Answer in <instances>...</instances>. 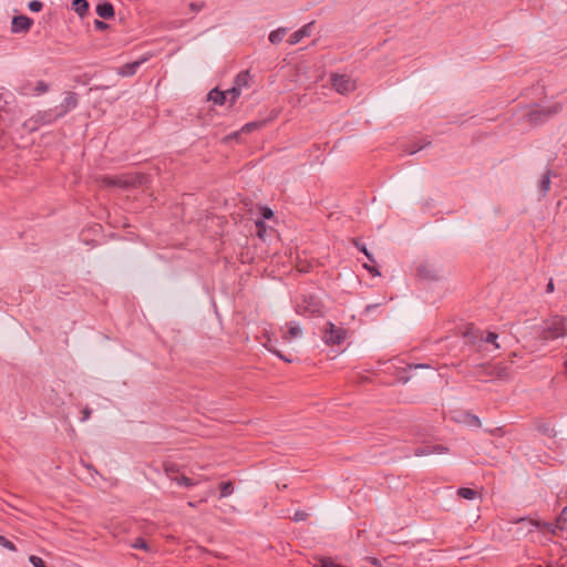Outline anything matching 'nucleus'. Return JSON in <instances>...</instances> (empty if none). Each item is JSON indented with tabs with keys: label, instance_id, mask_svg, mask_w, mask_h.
Returning <instances> with one entry per match:
<instances>
[{
	"label": "nucleus",
	"instance_id": "obj_1",
	"mask_svg": "<svg viewBox=\"0 0 567 567\" xmlns=\"http://www.w3.org/2000/svg\"><path fill=\"white\" fill-rule=\"evenodd\" d=\"M537 334L543 341L555 340L567 336L566 319L560 316H553L544 320L537 329Z\"/></svg>",
	"mask_w": 567,
	"mask_h": 567
},
{
	"label": "nucleus",
	"instance_id": "obj_2",
	"mask_svg": "<svg viewBox=\"0 0 567 567\" xmlns=\"http://www.w3.org/2000/svg\"><path fill=\"white\" fill-rule=\"evenodd\" d=\"M348 338V330L342 327H337L332 322H327L322 330V341L324 344L339 346Z\"/></svg>",
	"mask_w": 567,
	"mask_h": 567
},
{
	"label": "nucleus",
	"instance_id": "obj_3",
	"mask_svg": "<svg viewBox=\"0 0 567 567\" xmlns=\"http://www.w3.org/2000/svg\"><path fill=\"white\" fill-rule=\"evenodd\" d=\"M330 80L332 87L340 94H349L357 89V81L350 75L332 73Z\"/></svg>",
	"mask_w": 567,
	"mask_h": 567
},
{
	"label": "nucleus",
	"instance_id": "obj_4",
	"mask_svg": "<svg viewBox=\"0 0 567 567\" xmlns=\"http://www.w3.org/2000/svg\"><path fill=\"white\" fill-rule=\"evenodd\" d=\"M297 311L302 316L318 317L322 315V306L315 297H305L297 303Z\"/></svg>",
	"mask_w": 567,
	"mask_h": 567
},
{
	"label": "nucleus",
	"instance_id": "obj_5",
	"mask_svg": "<svg viewBox=\"0 0 567 567\" xmlns=\"http://www.w3.org/2000/svg\"><path fill=\"white\" fill-rule=\"evenodd\" d=\"M518 527L516 529V534L518 536H526L529 533H533L534 530L538 528H545L544 523H539L535 519L529 518H520L517 520Z\"/></svg>",
	"mask_w": 567,
	"mask_h": 567
},
{
	"label": "nucleus",
	"instance_id": "obj_6",
	"mask_svg": "<svg viewBox=\"0 0 567 567\" xmlns=\"http://www.w3.org/2000/svg\"><path fill=\"white\" fill-rule=\"evenodd\" d=\"M32 25V20L27 16H17L12 19L11 31L13 33L28 32Z\"/></svg>",
	"mask_w": 567,
	"mask_h": 567
},
{
	"label": "nucleus",
	"instance_id": "obj_7",
	"mask_svg": "<svg viewBox=\"0 0 567 567\" xmlns=\"http://www.w3.org/2000/svg\"><path fill=\"white\" fill-rule=\"evenodd\" d=\"M102 184L106 187L125 188L133 184L131 179L124 176H106L102 178Z\"/></svg>",
	"mask_w": 567,
	"mask_h": 567
},
{
	"label": "nucleus",
	"instance_id": "obj_8",
	"mask_svg": "<svg viewBox=\"0 0 567 567\" xmlns=\"http://www.w3.org/2000/svg\"><path fill=\"white\" fill-rule=\"evenodd\" d=\"M313 22L305 24L299 30L295 31L288 39V43L290 45H295L299 43L303 38L309 37L311 34Z\"/></svg>",
	"mask_w": 567,
	"mask_h": 567
},
{
	"label": "nucleus",
	"instance_id": "obj_9",
	"mask_svg": "<svg viewBox=\"0 0 567 567\" xmlns=\"http://www.w3.org/2000/svg\"><path fill=\"white\" fill-rule=\"evenodd\" d=\"M565 525H567V506L561 511L555 524L544 523L545 529L554 535L557 534L558 529H564Z\"/></svg>",
	"mask_w": 567,
	"mask_h": 567
},
{
	"label": "nucleus",
	"instance_id": "obj_10",
	"mask_svg": "<svg viewBox=\"0 0 567 567\" xmlns=\"http://www.w3.org/2000/svg\"><path fill=\"white\" fill-rule=\"evenodd\" d=\"M96 13L103 19H111L114 17V7L111 2H102L96 6Z\"/></svg>",
	"mask_w": 567,
	"mask_h": 567
},
{
	"label": "nucleus",
	"instance_id": "obj_11",
	"mask_svg": "<svg viewBox=\"0 0 567 567\" xmlns=\"http://www.w3.org/2000/svg\"><path fill=\"white\" fill-rule=\"evenodd\" d=\"M287 332L282 334V339L285 342H291L293 339L302 334V330L297 323L290 322L287 324Z\"/></svg>",
	"mask_w": 567,
	"mask_h": 567
},
{
	"label": "nucleus",
	"instance_id": "obj_12",
	"mask_svg": "<svg viewBox=\"0 0 567 567\" xmlns=\"http://www.w3.org/2000/svg\"><path fill=\"white\" fill-rule=\"evenodd\" d=\"M208 100L215 104L223 105L227 101V93L225 91H219L218 89H213L208 93Z\"/></svg>",
	"mask_w": 567,
	"mask_h": 567
},
{
	"label": "nucleus",
	"instance_id": "obj_13",
	"mask_svg": "<svg viewBox=\"0 0 567 567\" xmlns=\"http://www.w3.org/2000/svg\"><path fill=\"white\" fill-rule=\"evenodd\" d=\"M141 65V62L140 61H135V62H132V63H126L124 64L123 66H121L118 69V74L122 75V76H130V75H133L135 74V72L137 71V69L140 68Z\"/></svg>",
	"mask_w": 567,
	"mask_h": 567
},
{
	"label": "nucleus",
	"instance_id": "obj_14",
	"mask_svg": "<svg viewBox=\"0 0 567 567\" xmlns=\"http://www.w3.org/2000/svg\"><path fill=\"white\" fill-rule=\"evenodd\" d=\"M72 8L80 17H84L89 10V2L86 0H73Z\"/></svg>",
	"mask_w": 567,
	"mask_h": 567
},
{
	"label": "nucleus",
	"instance_id": "obj_15",
	"mask_svg": "<svg viewBox=\"0 0 567 567\" xmlns=\"http://www.w3.org/2000/svg\"><path fill=\"white\" fill-rule=\"evenodd\" d=\"M287 33V29L286 28H278L277 30H274L270 32L269 34V41L272 43V44H278L282 41L284 37L286 35Z\"/></svg>",
	"mask_w": 567,
	"mask_h": 567
},
{
	"label": "nucleus",
	"instance_id": "obj_16",
	"mask_svg": "<svg viewBox=\"0 0 567 567\" xmlns=\"http://www.w3.org/2000/svg\"><path fill=\"white\" fill-rule=\"evenodd\" d=\"M249 73L248 72H241L239 73L235 79V86L239 87L240 90L248 85L249 82Z\"/></svg>",
	"mask_w": 567,
	"mask_h": 567
},
{
	"label": "nucleus",
	"instance_id": "obj_17",
	"mask_svg": "<svg viewBox=\"0 0 567 567\" xmlns=\"http://www.w3.org/2000/svg\"><path fill=\"white\" fill-rule=\"evenodd\" d=\"M65 109L71 110L74 109L78 104V96L73 92H69L66 96L64 97L63 102Z\"/></svg>",
	"mask_w": 567,
	"mask_h": 567
},
{
	"label": "nucleus",
	"instance_id": "obj_18",
	"mask_svg": "<svg viewBox=\"0 0 567 567\" xmlns=\"http://www.w3.org/2000/svg\"><path fill=\"white\" fill-rule=\"evenodd\" d=\"M457 495L465 499H474L477 495L476 491L468 487H461L457 489Z\"/></svg>",
	"mask_w": 567,
	"mask_h": 567
},
{
	"label": "nucleus",
	"instance_id": "obj_19",
	"mask_svg": "<svg viewBox=\"0 0 567 567\" xmlns=\"http://www.w3.org/2000/svg\"><path fill=\"white\" fill-rule=\"evenodd\" d=\"M560 110H561V106H558V105H556V106H550V107H547V109H543L542 111L534 112V113L532 114V116H533V118L536 121V120H537V114H538V113H543V114H545L546 116H551V115H554V114L558 113Z\"/></svg>",
	"mask_w": 567,
	"mask_h": 567
},
{
	"label": "nucleus",
	"instance_id": "obj_20",
	"mask_svg": "<svg viewBox=\"0 0 567 567\" xmlns=\"http://www.w3.org/2000/svg\"><path fill=\"white\" fill-rule=\"evenodd\" d=\"M220 497H227L234 493V485L231 482H223L220 485Z\"/></svg>",
	"mask_w": 567,
	"mask_h": 567
},
{
	"label": "nucleus",
	"instance_id": "obj_21",
	"mask_svg": "<svg viewBox=\"0 0 567 567\" xmlns=\"http://www.w3.org/2000/svg\"><path fill=\"white\" fill-rule=\"evenodd\" d=\"M49 85L44 81H39L33 87V95H41L48 92Z\"/></svg>",
	"mask_w": 567,
	"mask_h": 567
},
{
	"label": "nucleus",
	"instance_id": "obj_22",
	"mask_svg": "<svg viewBox=\"0 0 567 567\" xmlns=\"http://www.w3.org/2000/svg\"><path fill=\"white\" fill-rule=\"evenodd\" d=\"M225 92L227 93V100L229 99V101L234 103L240 95L241 90L234 85L231 89Z\"/></svg>",
	"mask_w": 567,
	"mask_h": 567
},
{
	"label": "nucleus",
	"instance_id": "obj_23",
	"mask_svg": "<svg viewBox=\"0 0 567 567\" xmlns=\"http://www.w3.org/2000/svg\"><path fill=\"white\" fill-rule=\"evenodd\" d=\"M498 336L495 332H487L485 337L482 338L487 343H492L495 349L499 348V344L497 343Z\"/></svg>",
	"mask_w": 567,
	"mask_h": 567
},
{
	"label": "nucleus",
	"instance_id": "obj_24",
	"mask_svg": "<svg viewBox=\"0 0 567 567\" xmlns=\"http://www.w3.org/2000/svg\"><path fill=\"white\" fill-rule=\"evenodd\" d=\"M174 481L178 484V485H182V486H185V487H192L194 485H196V482H194L192 478L187 477V476H179V477H176L174 478Z\"/></svg>",
	"mask_w": 567,
	"mask_h": 567
},
{
	"label": "nucleus",
	"instance_id": "obj_25",
	"mask_svg": "<svg viewBox=\"0 0 567 567\" xmlns=\"http://www.w3.org/2000/svg\"><path fill=\"white\" fill-rule=\"evenodd\" d=\"M257 235L259 238L264 239L266 236L267 227L264 220L256 221Z\"/></svg>",
	"mask_w": 567,
	"mask_h": 567
},
{
	"label": "nucleus",
	"instance_id": "obj_26",
	"mask_svg": "<svg viewBox=\"0 0 567 567\" xmlns=\"http://www.w3.org/2000/svg\"><path fill=\"white\" fill-rule=\"evenodd\" d=\"M549 186H550V175H549V172H546V174L543 176L542 182H540V188L544 194L549 189Z\"/></svg>",
	"mask_w": 567,
	"mask_h": 567
},
{
	"label": "nucleus",
	"instance_id": "obj_27",
	"mask_svg": "<svg viewBox=\"0 0 567 567\" xmlns=\"http://www.w3.org/2000/svg\"><path fill=\"white\" fill-rule=\"evenodd\" d=\"M433 453H434V451L432 450V445H427V446L420 447V449L415 450L416 456H426V455H430Z\"/></svg>",
	"mask_w": 567,
	"mask_h": 567
},
{
	"label": "nucleus",
	"instance_id": "obj_28",
	"mask_svg": "<svg viewBox=\"0 0 567 567\" xmlns=\"http://www.w3.org/2000/svg\"><path fill=\"white\" fill-rule=\"evenodd\" d=\"M0 545L11 551H16V545L10 542L9 539H7L6 537L1 536L0 535Z\"/></svg>",
	"mask_w": 567,
	"mask_h": 567
},
{
	"label": "nucleus",
	"instance_id": "obj_29",
	"mask_svg": "<svg viewBox=\"0 0 567 567\" xmlns=\"http://www.w3.org/2000/svg\"><path fill=\"white\" fill-rule=\"evenodd\" d=\"M29 9L33 12H39L43 8V3L39 0H32L28 4Z\"/></svg>",
	"mask_w": 567,
	"mask_h": 567
},
{
	"label": "nucleus",
	"instance_id": "obj_30",
	"mask_svg": "<svg viewBox=\"0 0 567 567\" xmlns=\"http://www.w3.org/2000/svg\"><path fill=\"white\" fill-rule=\"evenodd\" d=\"M29 561L33 565V567H45V564L42 560V558H40L35 555H31L29 557Z\"/></svg>",
	"mask_w": 567,
	"mask_h": 567
},
{
	"label": "nucleus",
	"instance_id": "obj_31",
	"mask_svg": "<svg viewBox=\"0 0 567 567\" xmlns=\"http://www.w3.org/2000/svg\"><path fill=\"white\" fill-rule=\"evenodd\" d=\"M354 245L362 251L369 259L370 262H374L373 256L368 251L367 247L364 245H360L358 241H354Z\"/></svg>",
	"mask_w": 567,
	"mask_h": 567
},
{
	"label": "nucleus",
	"instance_id": "obj_32",
	"mask_svg": "<svg viewBox=\"0 0 567 567\" xmlns=\"http://www.w3.org/2000/svg\"><path fill=\"white\" fill-rule=\"evenodd\" d=\"M134 548H138V549H147V544L145 542V539L143 538H137L135 539V542L133 543L132 545Z\"/></svg>",
	"mask_w": 567,
	"mask_h": 567
},
{
	"label": "nucleus",
	"instance_id": "obj_33",
	"mask_svg": "<svg viewBox=\"0 0 567 567\" xmlns=\"http://www.w3.org/2000/svg\"><path fill=\"white\" fill-rule=\"evenodd\" d=\"M307 517H308V514L306 512L297 511L293 515V520L301 522V520H306Z\"/></svg>",
	"mask_w": 567,
	"mask_h": 567
},
{
	"label": "nucleus",
	"instance_id": "obj_34",
	"mask_svg": "<svg viewBox=\"0 0 567 567\" xmlns=\"http://www.w3.org/2000/svg\"><path fill=\"white\" fill-rule=\"evenodd\" d=\"M261 215L265 219H270L274 216V213L269 207H262Z\"/></svg>",
	"mask_w": 567,
	"mask_h": 567
},
{
	"label": "nucleus",
	"instance_id": "obj_35",
	"mask_svg": "<svg viewBox=\"0 0 567 567\" xmlns=\"http://www.w3.org/2000/svg\"><path fill=\"white\" fill-rule=\"evenodd\" d=\"M364 268L372 275V276H380V271L373 267V266H369L368 264H364Z\"/></svg>",
	"mask_w": 567,
	"mask_h": 567
},
{
	"label": "nucleus",
	"instance_id": "obj_36",
	"mask_svg": "<svg viewBox=\"0 0 567 567\" xmlns=\"http://www.w3.org/2000/svg\"><path fill=\"white\" fill-rule=\"evenodd\" d=\"M258 127V124L255 123V122H251V123H247L244 127H243V131L244 132H251L254 131L255 128Z\"/></svg>",
	"mask_w": 567,
	"mask_h": 567
},
{
	"label": "nucleus",
	"instance_id": "obj_37",
	"mask_svg": "<svg viewBox=\"0 0 567 567\" xmlns=\"http://www.w3.org/2000/svg\"><path fill=\"white\" fill-rule=\"evenodd\" d=\"M94 27H95L96 30H105L109 25L105 22L101 21V20H95L94 21Z\"/></svg>",
	"mask_w": 567,
	"mask_h": 567
},
{
	"label": "nucleus",
	"instance_id": "obj_38",
	"mask_svg": "<svg viewBox=\"0 0 567 567\" xmlns=\"http://www.w3.org/2000/svg\"><path fill=\"white\" fill-rule=\"evenodd\" d=\"M269 351H271L272 353H275L277 357H279L281 360L286 361V362H292L291 359H289L288 357L284 355L282 353H280L279 351L277 350H274V349H270L269 348Z\"/></svg>",
	"mask_w": 567,
	"mask_h": 567
},
{
	"label": "nucleus",
	"instance_id": "obj_39",
	"mask_svg": "<svg viewBox=\"0 0 567 567\" xmlns=\"http://www.w3.org/2000/svg\"><path fill=\"white\" fill-rule=\"evenodd\" d=\"M432 450L434 451V453H445L447 451L446 447H444L443 445H432Z\"/></svg>",
	"mask_w": 567,
	"mask_h": 567
},
{
	"label": "nucleus",
	"instance_id": "obj_40",
	"mask_svg": "<svg viewBox=\"0 0 567 567\" xmlns=\"http://www.w3.org/2000/svg\"><path fill=\"white\" fill-rule=\"evenodd\" d=\"M82 421H87L91 416V410L89 408H85L83 411H82Z\"/></svg>",
	"mask_w": 567,
	"mask_h": 567
},
{
	"label": "nucleus",
	"instance_id": "obj_41",
	"mask_svg": "<svg viewBox=\"0 0 567 567\" xmlns=\"http://www.w3.org/2000/svg\"><path fill=\"white\" fill-rule=\"evenodd\" d=\"M554 289H555L554 282H553V280H549V282L546 286V291L548 293H551L554 291Z\"/></svg>",
	"mask_w": 567,
	"mask_h": 567
},
{
	"label": "nucleus",
	"instance_id": "obj_42",
	"mask_svg": "<svg viewBox=\"0 0 567 567\" xmlns=\"http://www.w3.org/2000/svg\"><path fill=\"white\" fill-rule=\"evenodd\" d=\"M189 7L193 11H199L203 9V4H197V3H190Z\"/></svg>",
	"mask_w": 567,
	"mask_h": 567
},
{
	"label": "nucleus",
	"instance_id": "obj_43",
	"mask_svg": "<svg viewBox=\"0 0 567 567\" xmlns=\"http://www.w3.org/2000/svg\"><path fill=\"white\" fill-rule=\"evenodd\" d=\"M370 560H371V563H372L373 565H375V566H378V565H379V561H378V559H377V558H371Z\"/></svg>",
	"mask_w": 567,
	"mask_h": 567
},
{
	"label": "nucleus",
	"instance_id": "obj_44",
	"mask_svg": "<svg viewBox=\"0 0 567 567\" xmlns=\"http://www.w3.org/2000/svg\"><path fill=\"white\" fill-rule=\"evenodd\" d=\"M374 306H368L367 307V310L369 311L371 308H373Z\"/></svg>",
	"mask_w": 567,
	"mask_h": 567
}]
</instances>
